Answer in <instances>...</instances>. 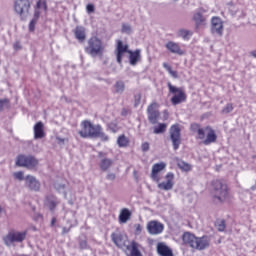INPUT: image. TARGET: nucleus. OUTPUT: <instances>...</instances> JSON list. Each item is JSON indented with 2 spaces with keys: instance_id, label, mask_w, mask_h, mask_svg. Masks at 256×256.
Wrapping results in <instances>:
<instances>
[{
  "instance_id": "f257e3e1",
  "label": "nucleus",
  "mask_w": 256,
  "mask_h": 256,
  "mask_svg": "<svg viewBox=\"0 0 256 256\" xmlns=\"http://www.w3.org/2000/svg\"><path fill=\"white\" fill-rule=\"evenodd\" d=\"M165 169H167V163L165 162L154 164L152 166L150 177L152 181L158 183V189H161L162 191H171L175 185V174H173V172H168L165 175L166 181L161 182V171H165Z\"/></svg>"
},
{
  "instance_id": "f03ea898",
  "label": "nucleus",
  "mask_w": 256,
  "mask_h": 256,
  "mask_svg": "<svg viewBox=\"0 0 256 256\" xmlns=\"http://www.w3.org/2000/svg\"><path fill=\"white\" fill-rule=\"evenodd\" d=\"M81 130L78 132L82 139H97L100 138L102 141H109V136L103 132L101 125L93 124L89 120H84L80 124Z\"/></svg>"
},
{
  "instance_id": "7ed1b4c3",
  "label": "nucleus",
  "mask_w": 256,
  "mask_h": 256,
  "mask_svg": "<svg viewBox=\"0 0 256 256\" xmlns=\"http://www.w3.org/2000/svg\"><path fill=\"white\" fill-rule=\"evenodd\" d=\"M111 239L116 247L123 249L125 253L129 251L130 256H143V253H141V250L139 249L141 245L137 241L132 240L129 243V239L127 237L123 236V234L117 233H112Z\"/></svg>"
},
{
  "instance_id": "20e7f679",
  "label": "nucleus",
  "mask_w": 256,
  "mask_h": 256,
  "mask_svg": "<svg viewBox=\"0 0 256 256\" xmlns=\"http://www.w3.org/2000/svg\"><path fill=\"white\" fill-rule=\"evenodd\" d=\"M211 193L214 201L218 203H231L233 201V194L229 191V185L225 180H214L211 182Z\"/></svg>"
},
{
  "instance_id": "39448f33",
  "label": "nucleus",
  "mask_w": 256,
  "mask_h": 256,
  "mask_svg": "<svg viewBox=\"0 0 256 256\" xmlns=\"http://www.w3.org/2000/svg\"><path fill=\"white\" fill-rule=\"evenodd\" d=\"M190 129L197 133L196 139L202 141V145H212V143H217V132L213 127H201L198 123H193L191 124Z\"/></svg>"
},
{
  "instance_id": "423d86ee",
  "label": "nucleus",
  "mask_w": 256,
  "mask_h": 256,
  "mask_svg": "<svg viewBox=\"0 0 256 256\" xmlns=\"http://www.w3.org/2000/svg\"><path fill=\"white\" fill-rule=\"evenodd\" d=\"M182 241L186 247H190V249H194L195 251H204V249H207L211 245L209 236L197 237L191 232H184Z\"/></svg>"
},
{
  "instance_id": "0eeeda50",
  "label": "nucleus",
  "mask_w": 256,
  "mask_h": 256,
  "mask_svg": "<svg viewBox=\"0 0 256 256\" xmlns=\"http://www.w3.org/2000/svg\"><path fill=\"white\" fill-rule=\"evenodd\" d=\"M84 51L91 57H103V53H105V44H103V41L99 39V37L92 36L88 39Z\"/></svg>"
},
{
  "instance_id": "6e6552de",
  "label": "nucleus",
  "mask_w": 256,
  "mask_h": 256,
  "mask_svg": "<svg viewBox=\"0 0 256 256\" xmlns=\"http://www.w3.org/2000/svg\"><path fill=\"white\" fill-rule=\"evenodd\" d=\"M167 87L169 89V93L173 95L170 99L172 105H181V103H185L187 101V93H185V90L182 87L173 86L171 82H168Z\"/></svg>"
},
{
  "instance_id": "1a4fd4ad",
  "label": "nucleus",
  "mask_w": 256,
  "mask_h": 256,
  "mask_svg": "<svg viewBox=\"0 0 256 256\" xmlns=\"http://www.w3.org/2000/svg\"><path fill=\"white\" fill-rule=\"evenodd\" d=\"M27 237V231L19 232L15 230H10L6 236L3 237V241L7 247L11 243H23V240Z\"/></svg>"
},
{
  "instance_id": "9d476101",
  "label": "nucleus",
  "mask_w": 256,
  "mask_h": 256,
  "mask_svg": "<svg viewBox=\"0 0 256 256\" xmlns=\"http://www.w3.org/2000/svg\"><path fill=\"white\" fill-rule=\"evenodd\" d=\"M148 121L151 125H157L161 117V112H159V104L157 102H152L147 107Z\"/></svg>"
},
{
  "instance_id": "9b49d317",
  "label": "nucleus",
  "mask_w": 256,
  "mask_h": 256,
  "mask_svg": "<svg viewBox=\"0 0 256 256\" xmlns=\"http://www.w3.org/2000/svg\"><path fill=\"white\" fill-rule=\"evenodd\" d=\"M16 165H18V167H27V169H35V167L39 165V161L33 156L20 154L17 157Z\"/></svg>"
},
{
  "instance_id": "f8f14e48",
  "label": "nucleus",
  "mask_w": 256,
  "mask_h": 256,
  "mask_svg": "<svg viewBox=\"0 0 256 256\" xmlns=\"http://www.w3.org/2000/svg\"><path fill=\"white\" fill-rule=\"evenodd\" d=\"M170 139L172 141L174 151H177L181 145V126L173 124L170 127Z\"/></svg>"
},
{
  "instance_id": "ddd939ff",
  "label": "nucleus",
  "mask_w": 256,
  "mask_h": 256,
  "mask_svg": "<svg viewBox=\"0 0 256 256\" xmlns=\"http://www.w3.org/2000/svg\"><path fill=\"white\" fill-rule=\"evenodd\" d=\"M31 9V2L29 0H15L14 11L20 17L27 15Z\"/></svg>"
},
{
  "instance_id": "4468645a",
  "label": "nucleus",
  "mask_w": 256,
  "mask_h": 256,
  "mask_svg": "<svg viewBox=\"0 0 256 256\" xmlns=\"http://www.w3.org/2000/svg\"><path fill=\"white\" fill-rule=\"evenodd\" d=\"M130 51L131 50H129V44H124L123 41L117 40L115 55H116L117 63H119V65L123 63V55H125V53H129Z\"/></svg>"
},
{
  "instance_id": "2eb2a0df",
  "label": "nucleus",
  "mask_w": 256,
  "mask_h": 256,
  "mask_svg": "<svg viewBox=\"0 0 256 256\" xmlns=\"http://www.w3.org/2000/svg\"><path fill=\"white\" fill-rule=\"evenodd\" d=\"M99 163L98 166L101 171H109L113 167V159L107 157V153L98 152Z\"/></svg>"
},
{
  "instance_id": "dca6fc26",
  "label": "nucleus",
  "mask_w": 256,
  "mask_h": 256,
  "mask_svg": "<svg viewBox=\"0 0 256 256\" xmlns=\"http://www.w3.org/2000/svg\"><path fill=\"white\" fill-rule=\"evenodd\" d=\"M164 229L165 226L159 221L152 220L147 223V231L150 235H161Z\"/></svg>"
},
{
  "instance_id": "f3484780",
  "label": "nucleus",
  "mask_w": 256,
  "mask_h": 256,
  "mask_svg": "<svg viewBox=\"0 0 256 256\" xmlns=\"http://www.w3.org/2000/svg\"><path fill=\"white\" fill-rule=\"evenodd\" d=\"M211 31L217 35H223V20L221 18L214 16L211 19Z\"/></svg>"
},
{
  "instance_id": "a211bd4d",
  "label": "nucleus",
  "mask_w": 256,
  "mask_h": 256,
  "mask_svg": "<svg viewBox=\"0 0 256 256\" xmlns=\"http://www.w3.org/2000/svg\"><path fill=\"white\" fill-rule=\"evenodd\" d=\"M165 47L167 51H169L170 53H173L174 55L183 56L186 53L185 50L181 49V46L177 42L168 41L165 44Z\"/></svg>"
},
{
  "instance_id": "6ab92c4d",
  "label": "nucleus",
  "mask_w": 256,
  "mask_h": 256,
  "mask_svg": "<svg viewBox=\"0 0 256 256\" xmlns=\"http://www.w3.org/2000/svg\"><path fill=\"white\" fill-rule=\"evenodd\" d=\"M26 185L31 191H39L41 189V183L35 178V176L28 175L25 177Z\"/></svg>"
},
{
  "instance_id": "aec40b11",
  "label": "nucleus",
  "mask_w": 256,
  "mask_h": 256,
  "mask_svg": "<svg viewBox=\"0 0 256 256\" xmlns=\"http://www.w3.org/2000/svg\"><path fill=\"white\" fill-rule=\"evenodd\" d=\"M192 19L196 25V29H199V27L207 25V18H205V16H203V13L201 12H195L193 14Z\"/></svg>"
},
{
  "instance_id": "412c9836",
  "label": "nucleus",
  "mask_w": 256,
  "mask_h": 256,
  "mask_svg": "<svg viewBox=\"0 0 256 256\" xmlns=\"http://www.w3.org/2000/svg\"><path fill=\"white\" fill-rule=\"evenodd\" d=\"M43 137H45L44 125L39 121L34 125V139H43Z\"/></svg>"
},
{
  "instance_id": "4be33fe9",
  "label": "nucleus",
  "mask_w": 256,
  "mask_h": 256,
  "mask_svg": "<svg viewBox=\"0 0 256 256\" xmlns=\"http://www.w3.org/2000/svg\"><path fill=\"white\" fill-rule=\"evenodd\" d=\"M129 56V63L130 65H132L133 67H135V65H137L138 61H141V50L137 49L135 51H131L128 52Z\"/></svg>"
},
{
  "instance_id": "5701e85b",
  "label": "nucleus",
  "mask_w": 256,
  "mask_h": 256,
  "mask_svg": "<svg viewBox=\"0 0 256 256\" xmlns=\"http://www.w3.org/2000/svg\"><path fill=\"white\" fill-rule=\"evenodd\" d=\"M157 253L161 256H173V250L161 242L157 244Z\"/></svg>"
},
{
  "instance_id": "b1692460",
  "label": "nucleus",
  "mask_w": 256,
  "mask_h": 256,
  "mask_svg": "<svg viewBox=\"0 0 256 256\" xmlns=\"http://www.w3.org/2000/svg\"><path fill=\"white\" fill-rule=\"evenodd\" d=\"M117 145L120 148H127L131 145V140L125 134H121L117 138Z\"/></svg>"
},
{
  "instance_id": "393cba45",
  "label": "nucleus",
  "mask_w": 256,
  "mask_h": 256,
  "mask_svg": "<svg viewBox=\"0 0 256 256\" xmlns=\"http://www.w3.org/2000/svg\"><path fill=\"white\" fill-rule=\"evenodd\" d=\"M131 211L128 209V208H123L121 211H120V214H119V223H127V221H129V219H131Z\"/></svg>"
},
{
  "instance_id": "a878e982",
  "label": "nucleus",
  "mask_w": 256,
  "mask_h": 256,
  "mask_svg": "<svg viewBox=\"0 0 256 256\" xmlns=\"http://www.w3.org/2000/svg\"><path fill=\"white\" fill-rule=\"evenodd\" d=\"M74 35L76 37V39H78V41H85V39H87V35L85 34V28L83 26H77L74 29Z\"/></svg>"
},
{
  "instance_id": "bb28decb",
  "label": "nucleus",
  "mask_w": 256,
  "mask_h": 256,
  "mask_svg": "<svg viewBox=\"0 0 256 256\" xmlns=\"http://www.w3.org/2000/svg\"><path fill=\"white\" fill-rule=\"evenodd\" d=\"M46 201L50 211H55V208L59 205V202H57V198L54 195L47 196Z\"/></svg>"
},
{
  "instance_id": "cd10ccee",
  "label": "nucleus",
  "mask_w": 256,
  "mask_h": 256,
  "mask_svg": "<svg viewBox=\"0 0 256 256\" xmlns=\"http://www.w3.org/2000/svg\"><path fill=\"white\" fill-rule=\"evenodd\" d=\"M192 36L193 32L191 30L180 29L178 31V37H182L184 41H189V39H191Z\"/></svg>"
},
{
  "instance_id": "c85d7f7f",
  "label": "nucleus",
  "mask_w": 256,
  "mask_h": 256,
  "mask_svg": "<svg viewBox=\"0 0 256 256\" xmlns=\"http://www.w3.org/2000/svg\"><path fill=\"white\" fill-rule=\"evenodd\" d=\"M167 131V124L159 123L157 126L154 127L153 133L155 135H159L161 133H165Z\"/></svg>"
},
{
  "instance_id": "c756f323",
  "label": "nucleus",
  "mask_w": 256,
  "mask_h": 256,
  "mask_svg": "<svg viewBox=\"0 0 256 256\" xmlns=\"http://www.w3.org/2000/svg\"><path fill=\"white\" fill-rule=\"evenodd\" d=\"M163 67H164V69H166V71H168V73L171 75V77H173L174 79L179 78V74L177 73V71H175V70H173V68H171V65L164 62Z\"/></svg>"
},
{
  "instance_id": "7c9ffc66",
  "label": "nucleus",
  "mask_w": 256,
  "mask_h": 256,
  "mask_svg": "<svg viewBox=\"0 0 256 256\" xmlns=\"http://www.w3.org/2000/svg\"><path fill=\"white\" fill-rule=\"evenodd\" d=\"M115 93H123L125 91V82L117 81L114 85Z\"/></svg>"
},
{
  "instance_id": "2f4dec72",
  "label": "nucleus",
  "mask_w": 256,
  "mask_h": 256,
  "mask_svg": "<svg viewBox=\"0 0 256 256\" xmlns=\"http://www.w3.org/2000/svg\"><path fill=\"white\" fill-rule=\"evenodd\" d=\"M215 227L217 229V231L223 232L225 231L227 225L225 224V220H217L215 222Z\"/></svg>"
},
{
  "instance_id": "473e14b6",
  "label": "nucleus",
  "mask_w": 256,
  "mask_h": 256,
  "mask_svg": "<svg viewBox=\"0 0 256 256\" xmlns=\"http://www.w3.org/2000/svg\"><path fill=\"white\" fill-rule=\"evenodd\" d=\"M178 167L179 169H181V171H186V172L191 171V166L188 163L183 161L178 162Z\"/></svg>"
},
{
  "instance_id": "72a5a7b5",
  "label": "nucleus",
  "mask_w": 256,
  "mask_h": 256,
  "mask_svg": "<svg viewBox=\"0 0 256 256\" xmlns=\"http://www.w3.org/2000/svg\"><path fill=\"white\" fill-rule=\"evenodd\" d=\"M43 7L44 11H47V2L45 0H38L35 9H41Z\"/></svg>"
},
{
  "instance_id": "f704fd0d",
  "label": "nucleus",
  "mask_w": 256,
  "mask_h": 256,
  "mask_svg": "<svg viewBox=\"0 0 256 256\" xmlns=\"http://www.w3.org/2000/svg\"><path fill=\"white\" fill-rule=\"evenodd\" d=\"M233 104L231 103H228L226 104V106L222 109V113L224 114H228V113H231L233 111Z\"/></svg>"
},
{
  "instance_id": "c9c22d12",
  "label": "nucleus",
  "mask_w": 256,
  "mask_h": 256,
  "mask_svg": "<svg viewBox=\"0 0 256 256\" xmlns=\"http://www.w3.org/2000/svg\"><path fill=\"white\" fill-rule=\"evenodd\" d=\"M143 232V226L141 224L134 225V235H139Z\"/></svg>"
},
{
  "instance_id": "e433bc0d",
  "label": "nucleus",
  "mask_w": 256,
  "mask_h": 256,
  "mask_svg": "<svg viewBox=\"0 0 256 256\" xmlns=\"http://www.w3.org/2000/svg\"><path fill=\"white\" fill-rule=\"evenodd\" d=\"M37 25V20L36 19H32L29 23V31L31 33H33V31H35V26Z\"/></svg>"
},
{
  "instance_id": "4c0bfd02",
  "label": "nucleus",
  "mask_w": 256,
  "mask_h": 256,
  "mask_svg": "<svg viewBox=\"0 0 256 256\" xmlns=\"http://www.w3.org/2000/svg\"><path fill=\"white\" fill-rule=\"evenodd\" d=\"M23 172L19 171V172H15L13 174V177H15L16 179H18V181H23V179H25V177L23 176Z\"/></svg>"
},
{
  "instance_id": "58836bf2",
  "label": "nucleus",
  "mask_w": 256,
  "mask_h": 256,
  "mask_svg": "<svg viewBox=\"0 0 256 256\" xmlns=\"http://www.w3.org/2000/svg\"><path fill=\"white\" fill-rule=\"evenodd\" d=\"M122 33H131V26L129 24H123Z\"/></svg>"
},
{
  "instance_id": "ea45409f",
  "label": "nucleus",
  "mask_w": 256,
  "mask_h": 256,
  "mask_svg": "<svg viewBox=\"0 0 256 256\" xmlns=\"http://www.w3.org/2000/svg\"><path fill=\"white\" fill-rule=\"evenodd\" d=\"M86 11H87V13H95V5H93V4H88V5L86 6Z\"/></svg>"
},
{
  "instance_id": "a19ab883",
  "label": "nucleus",
  "mask_w": 256,
  "mask_h": 256,
  "mask_svg": "<svg viewBox=\"0 0 256 256\" xmlns=\"http://www.w3.org/2000/svg\"><path fill=\"white\" fill-rule=\"evenodd\" d=\"M9 100L8 99H1L0 100V111H3V107H5V105H8Z\"/></svg>"
},
{
  "instance_id": "79ce46f5",
  "label": "nucleus",
  "mask_w": 256,
  "mask_h": 256,
  "mask_svg": "<svg viewBox=\"0 0 256 256\" xmlns=\"http://www.w3.org/2000/svg\"><path fill=\"white\" fill-rule=\"evenodd\" d=\"M141 149H142V151H144V152L149 151V149H150L149 142H144V143H142Z\"/></svg>"
},
{
  "instance_id": "37998d69",
  "label": "nucleus",
  "mask_w": 256,
  "mask_h": 256,
  "mask_svg": "<svg viewBox=\"0 0 256 256\" xmlns=\"http://www.w3.org/2000/svg\"><path fill=\"white\" fill-rule=\"evenodd\" d=\"M116 175H115V173H108L107 175H106V179L108 180V181H115V179H116Z\"/></svg>"
},
{
  "instance_id": "c03bdc74",
  "label": "nucleus",
  "mask_w": 256,
  "mask_h": 256,
  "mask_svg": "<svg viewBox=\"0 0 256 256\" xmlns=\"http://www.w3.org/2000/svg\"><path fill=\"white\" fill-rule=\"evenodd\" d=\"M135 105H139L141 103V93H138L134 96Z\"/></svg>"
},
{
  "instance_id": "a18cd8bd",
  "label": "nucleus",
  "mask_w": 256,
  "mask_h": 256,
  "mask_svg": "<svg viewBox=\"0 0 256 256\" xmlns=\"http://www.w3.org/2000/svg\"><path fill=\"white\" fill-rule=\"evenodd\" d=\"M39 17H41V12L36 9L35 12H34V18L33 19H36V21H39Z\"/></svg>"
},
{
  "instance_id": "49530a36",
  "label": "nucleus",
  "mask_w": 256,
  "mask_h": 256,
  "mask_svg": "<svg viewBox=\"0 0 256 256\" xmlns=\"http://www.w3.org/2000/svg\"><path fill=\"white\" fill-rule=\"evenodd\" d=\"M80 249H87V240H82L80 242Z\"/></svg>"
},
{
  "instance_id": "de8ad7c7",
  "label": "nucleus",
  "mask_w": 256,
  "mask_h": 256,
  "mask_svg": "<svg viewBox=\"0 0 256 256\" xmlns=\"http://www.w3.org/2000/svg\"><path fill=\"white\" fill-rule=\"evenodd\" d=\"M14 49H15V51H19L21 49V43L20 42H16L14 44Z\"/></svg>"
},
{
  "instance_id": "09e8293b",
  "label": "nucleus",
  "mask_w": 256,
  "mask_h": 256,
  "mask_svg": "<svg viewBox=\"0 0 256 256\" xmlns=\"http://www.w3.org/2000/svg\"><path fill=\"white\" fill-rule=\"evenodd\" d=\"M57 223V218H52L51 220V227H55V224Z\"/></svg>"
},
{
  "instance_id": "8fccbe9b",
  "label": "nucleus",
  "mask_w": 256,
  "mask_h": 256,
  "mask_svg": "<svg viewBox=\"0 0 256 256\" xmlns=\"http://www.w3.org/2000/svg\"><path fill=\"white\" fill-rule=\"evenodd\" d=\"M250 55H252V57H255V58H256V50L250 52Z\"/></svg>"
},
{
  "instance_id": "3c124183",
  "label": "nucleus",
  "mask_w": 256,
  "mask_h": 256,
  "mask_svg": "<svg viewBox=\"0 0 256 256\" xmlns=\"http://www.w3.org/2000/svg\"><path fill=\"white\" fill-rule=\"evenodd\" d=\"M38 217H39L40 219H43V215H38Z\"/></svg>"
},
{
  "instance_id": "603ef678",
  "label": "nucleus",
  "mask_w": 256,
  "mask_h": 256,
  "mask_svg": "<svg viewBox=\"0 0 256 256\" xmlns=\"http://www.w3.org/2000/svg\"><path fill=\"white\" fill-rule=\"evenodd\" d=\"M174 1H177V0H174Z\"/></svg>"
}]
</instances>
